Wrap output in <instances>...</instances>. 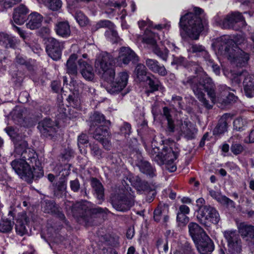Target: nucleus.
<instances>
[{"label":"nucleus","mask_w":254,"mask_h":254,"mask_svg":"<svg viewBox=\"0 0 254 254\" xmlns=\"http://www.w3.org/2000/svg\"><path fill=\"white\" fill-rule=\"evenodd\" d=\"M115 59L116 64L120 66H122L123 64L127 65L130 62L135 64L138 61L136 54L129 48L125 47L120 48L119 56Z\"/></svg>","instance_id":"12"},{"label":"nucleus","mask_w":254,"mask_h":254,"mask_svg":"<svg viewBox=\"0 0 254 254\" xmlns=\"http://www.w3.org/2000/svg\"><path fill=\"white\" fill-rule=\"evenodd\" d=\"M78 63L82 76L87 80L93 79L94 73L92 66L82 59L79 60Z\"/></svg>","instance_id":"21"},{"label":"nucleus","mask_w":254,"mask_h":254,"mask_svg":"<svg viewBox=\"0 0 254 254\" xmlns=\"http://www.w3.org/2000/svg\"><path fill=\"white\" fill-rule=\"evenodd\" d=\"M235 43L228 36H224L217 40L216 46L218 54L227 58L231 64L238 67L246 66L250 60V52L242 49H234Z\"/></svg>","instance_id":"3"},{"label":"nucleus","mask_w":254,"mask_h":254,"mask_svg":"<svg viewBox=\"0 0 254 254\" xmlns=\"http://www.w3.org/2000/svg\"><path fill=\"white\" fill-rule=\"evenodd\" d=\"M177 220L179 222L185 224L189 222V218L187 216V214L178 212Z\"/></svg>","instance_id":"57"},{"label":"nucleus","mask_w":254,"mask_h":254,"mask_svg":"<svg viewBox=\"0 0 254 254\" xmlns=\"http://www.w3.org/2000/svg\"><path fill=\"white\" fill-rule=\"evenodd\" d=\"M224 236L228 243V250L230 254H239L242 250L241 241L235 231H224Z\"/></svg>","instance_id":"11"},{"label":"nucleus","mask_w":254,"mask_h":254,"mask_svg":"<svg viewBox=\"0 0 254 254\" xmlns=\"http://www.w3.org/2000/svg\"><path fill=\"white\" fill-rule=\"evenodd\" d=\"M91 204L87 201L77 202L73 209V212L80 217L86 225H91L93 217L103 213L107 214L108 210L100 207H91Z\"/></svg>","instance_id":"5"},{"label":"nucleus","mask_w":254,"mask_h":254,"mask_svg":"<svg viewBox=\"0 0 254 254\" xmlns=\"http://www.w3.org/2000/svg\"><path fill=\"white\" fill-rule=\"evenodd\" d=\"M15 152L20 157L11 163L15 172L23 180L31 183L44 175V171L38 155L32 149L27 147V143L21 141L16 144Z\"/></svg>","instance_id":"2"},{"label":"nucleus","mask_w":254,"mask_h":254,"mask_svg":"<svg viewBox=\"0 0 254 254\" xmlns=\"http://www.w3.org/2000/svg\"><path fill=\"white\" fill-rule=\"evenodd\" d=\"M13 218H3L0 221V232L6 233L10 232L13 228L14 222Z\"/></svg>","instance_id":"38"},{"label":"nucleus","mask_w":254,"mask_h":254,"mask_svg":"<svg viewBox=\"0 0 254 254\" xmlns=\"http://www.w3.org/2000/svg\"><path fill=\"white\" fill-rule=\"evenodd\" d=\"M163 115L167 121L166 131L169 134L173 133L175 131V126L171 115V110L167 107H164L163 108Z\"/></svg>","instance_id":"35"},{"label":"nucleus","mask_w":254,"mask_h":254,"mask_svg":"<svg viewBox=\"0 0 254 254\" xmlns=\"http://www.w3.org/2000/svg\"><path fill=\"white\" fill-rule=\"evenodd\" d=\"M108 126H104L103 125L95 127L91 131H89V133L92 134L93 137L98 140L102 141L104 138L109 136L108 132Z\"/></svg>","instance_id":"28"},{"label":"nucleus","mask_w":254,"mask_h":254,"mask_svg":"<svg viewBox=\"0 0 254 254\" xmlns=\"http://www.w3.org/2000/svg\"><path fill=\"white\" fill-rule=\"evenodd\" d=\"M89 126V131L93 130L95 127L103 125L104 126H108L110 124V121L106 120L105 116L101 113L95 112L92 114L88 120Z\"/></svg>","instance_id":"18"},{"label":"nucleus","mask_w":254,"mask_h":254,"mask_svg":"<svg viewBox=\"0 0 254 254\" xmlns=\"http://www.w3.org/2000/svg\"><path fill=\"white\" fill-rule=\"evenodd\" d=\"M168 207L165 204L159 205L154 211V219L156 222H159L162 218L163 216L167 213Z\"/></svg>","instance_id":"40"},{"label":"nucleus","mask_w":254,"mask_h":254,"mask_svg":"<svg viewBox=\"0 0 254 254\" xmlns=\"http://www.w3.org/2000/svg\"><path fill=\"white\" fill-rule=\"evenodd\" d=\"M239 233L242 237H249L254 238V226L248 224L246 223L242 222L239 224L238 226Z\"/></svg>","instance_id":"30"},{"label":"nucleus","mask_w":254,"mask_h":254,"mask_svg":"<svg viewBox=\"0 0 254 254\" xmlns=\"http://www.w3.org/2000/svg\"><path fill=\"white\" fill-rule=\"evenodd\" d=\"M16 62L21 65H25L27 66L28 63L26 62V60L21 56L18 55L15 59Z\"/></svg>","instance_id":"63"},{"label":"nucleus","mask_w":254,"mask_h":254,"mask_svg":"<svg viewBox=\"0 0 254 254\" xmlns=\"http://www.w3.org/2000/svg\"><path fill=\"white\" fill-rule=\"evenodd\" d=\"M145 81L148 84L151 92L157 91L161 85L158 79L152 74L147 75Z\"/></svg>","instance_id":"37"},{"label":"nucleus","mask_w":254,"mask_h":254,"mask_svg":"<svg viewBox=\"0 0 254 254\" xmlns=\"http://www.w3.org/2000/svg\"><path fill=\"white\" fill-rule=\"evenodd\" d=\"M105 36L113 43H118L120 40L117 32L112 28L106 31Z\"/></svg>","instance_id":"47"},{"label":"nucleus","mask_w":254,"mask_h":254,"mask_svg":"<svg viewBox=\"0 0 254 254\" xmlns=\"http://www.w3.org/2000/svg\"><path fill=\"white\" fill-rule=\"evenodd\" d=\"M42 208L45 213L51 214L61 220H64L65 218L61 209L53 200H44L42 203Z\"/></svg>","instance_id":"16"},{"label":"nucleus","mask_w":254,"mask_h":254,"mask_svg":"<svg viewBox=\"0 0 254 254\" xmlns=\"http://www.w3.org/2000/svg\"><path fill=\"white\" fill-rule=\"evenodd\" d=\"M192 246L188 242H185L180 250L176 251L174 254H194Z\"/></svg>","instance_id":"46"},{"label":"nucleus","mask_w":254,"mask_h":254,"mask_svg":"<svg viewBox=\"0 0 254 254\" xmlns=\"http://www.w3.org/2000/svg\"><path fill=\"white\" fill-rule=\"evenodd\" d=\"M131 126L127 123H125L121 128V131L125 135L129 134L130 133Z\"/></svg>","instance_id":"60"},{"label":"nucleus","mask_w":254,"mask_h":254,"mask_svg":"<svg viewBox=\"0 0 254 254\" xmlns=\"http://www.w3.org/2000/svg\"><path fill=\"white\" fill-rule=\"evenodd\" d=\"M227 122L226 115H224L219 120L217 125L213 130V134L220 135L224 134L227 130Z\"/></svg>","instance_id":"32"},{"label":"nucleus","mask_w":254,"mask_h":254,"mask_svg":"<svg viewBox=\"0 0 254 254\" xmlns=\"http://www.w3.org/2000/svg\"><path fill=\"white\" fill-rule=\"evenodd\" d=\"M112 206L117 211L126 212L133 206L134 202L132 199L122 195H118L111 200Z\"/></svg>","instance_id":"15"},{"label":"nucleus","mask_w":254,"mask_h":254,"mask_svg":"<svg viewBox=\"0 0 254 254\" xmlns=\"http://www.w3.org/2000/svg\"><path fill=\"white\" fill-rule=\"evenodd\" d=\"M188 228L189 234L195 243L207 235L204 230L196 223H190Z\"/></svg>","instance_id":"19"},{"label":"nucleus","mask_w":254,"mask_h":254,"mask_svg":"<svg viewBox=\"0 0 254 254\" xmlns=\"http://www.w3.org/2000/svg\"><path fill=\"white\" fill-rule=\"evenodd\" d=\"M75 18L81 26H85L88 23V18L81 11H77L75 15Z\"/></svg>","instance_id":"48"},{"label":"nucleus","mask_w":254,"mask_h":254,"mask_svg":"<svg viewBox=\"0 0 254 254\" xmlns=\"http://www.w3.org/2000/svg\"><path fill=\"white\" fill-rule=\"evenodd\" d=\"M185 125L186 128L184 130V134L188 139H192L194 138L195 135L197 131V129L195 128L193 125L190 123L185 122Z\"/></svg>","instance_id":"42"},{"label":"nucleus","mask_w":254,"mask_h":254,"mask_svg":"<svg viewBox=\"0 0 254 254\" xmlns=\"http://www.w3.org/2000/svg\"><path fill=\"white\" fill-rule=\"evenodd\" d=\"M156 247L159 251L160 249L163 248L164 251L167 252L168 250V242L166 240L159 238L156 242Z\"/></svg>","instance_id":"53"},{"label":"nucleus","mask_w":254,"mask_h":254,"mask_svg":"<svg viewBox=\"0 0 254 254\" xmlns=\"http://www.w3.org/2000/svg\"><path fill=\"white\" fill-rule=\"evenodd\" d=\"M196 206L197 207L198 209L197 210H199L202 208H204L206 205H205V200L201 197L197 199L196 201Z\"/></svg>","instance_id":"62"},{"label":"nucleus","mask_w":254,"mask_h":254,"mask_svg":"<svg viewBox=\"0 0 254 254\" xmlns=\"http://www.w3.org/2000/svg\"><path fill=\"white\" fill-rule=\"evenodd\" d=\"M231 150L234 155L241 154L244 150V146L239 143H233L231 146Z\"/></svg>","instance_id":"54"},{"label":"nucleus","mask_w":254,"mask_h":254,"mask_svg":"<svg viewBox=\"0 0 254 254\" xmlns=\"http://www.w3.org/2000/svg\"><path fill=\"white\" fill-rule=\"evenodd\" d=\"M55 30L57 34L63 38L68 37L71 33L70 25L67 21L57 22Z\"/></svg>","instance_id":"27"},{"label":"nucleus","mask_w":254,"mask_h":254,"mask_svg":"<svg viewBox=\"0 0 254 254\" xmlns=\"http://www.w3.org/2000/svg\"><path fill=\"white\" fill-rule=\"evenodd\" d=\"M206 62H207V64L211 66L213 71L216 75H219L220 73V69L219 66L217 64H213V61L212 59H210V56L209 57V59L205 60Z\"/></svg>","instance_id":"56"},{"label":"nucleus","mask_w":254,"mask_h":254,"mask_svg":"<svg viewBox=\"0 0 254 254\" xmlns=\"http://www.w3.org/2000/svg\"><path fill=\"white\" fill-rule=\"evenodd\" d=\"M178 212L188 214L190 213V208L186 205H181L179 207Z\"/></svg>","instance_id":"64"},{"label":"nucleus","mask_w":254,"mask_h":254,"mask_svg":"<svg viewBox=\"0 0 254 254\" xmlns=\"http://www.w3.org/2000/svg\"><path fill=\"white\" fill-rule=\"evenodd\" d=\"M29 21L26 24L27 28L34 30L39 28L42 24L43 17L37 12H32L28 16Z\"/></svg>","instance_id":"26"},{"label":"nucleus","mask_w":254,"mask_h":254,"mask_svg":"<svg viewBox=\"0 0 254 254\" xmlns=\"http://www.w3.org/2000/svg\"><path fill=\"white\" fill-rule=\"evenodd\" d=\"M173 59L171 63L172 65H183L185 63V58L182 56L175 57L173 56Z\"/></svg>","instance_id":"58"},{"label":"nucleus","mask_w":254,"mask_h":254,"mask_svg":"<svg viewBox=\"0 0 254 254\" xmlns=\"http://www.w3.org/2000/svg\"><path fill=\"white\" fill-rule=\"evenodd\" d=\"M209 194L219 202L233 208L235 207L234 202L226 196L222 195L219 193L213 190H209Z\"/></svg>","instance_id":"34"},{"label":"nucleus","mask_w":254,"mask_h":254,"mask_svg":"<svg viewBox=\"0 0 254 254\" xmlns=\"http://www.w3.org/2000/svg\"><path fill=\"white\" fill-rule=\"evenodd\" d=\"M172 102H174V104H172L173 106H175L176 104L179 108L182 109L183 108L182 105V98L179 96H173L172 98Z\"/></svg>","instance_id":"59"},{"label":"nucleus","mask_w":254,"mask_h":254,"mask_svg":"<svg viewBox=\"0 0 254 254\" xmlns=\"http://www.w3.org/2000/svg\"><path fill=\"white\" fill-rule=\"evenodd\" d=\"M146 66L152 72L158 73L161 76H164L167 71L163 65L160 64L159 63L155 60L151 59H146L145 61Z\"/></svg>","instance_id":"20"},{"label":"nucleus","mask_w":254,"mask_h":254,"mask_svg":"<svg viewBox=\"0 0 254 254\" xmlns=\"http://www.w3.org/2000/svg\"><path fill=\"white\" fill-rule=\"evenodd\" d=\"M54 194L59 198L62 197L66 193V184L64 179H60L54 185Z\"/></svg>","instance_id":"33"},{"label":"nucleus","mask_w":254,"mask_h":254,"mask_svg":"<svg viewBox=\"0 0 254 254\" xmlns=\"http://www.w3.org/2000/svg\"><path fill=\"white\" fill-rule=\"evenodd\" d=\"M188 51L197 56H203L205 60L209 59L210 56L204 46L199 44L192 43L190 44Z\"/></svg>","instance_id":"29"},{"label":"nucleus","mask_w":254,"mask_h":254,"mask_svg":"<svg viewBox=\"0 0 254 254\" xmlns=\"http://www.w3.org/2000/svg\"><path fill=\"white\" fill-rule=\"evenodd\" d=\"M152 52L163 61L165 62L167 61L169 51L167 48H161L158 46H155L153 47Z\"/></svg>","instance_id":"39"},{"label":"nucleus","mask_w":254,"mask_h":254,"mask_svg":"<svg viewBox=\"0 0 254 254\" xmlns=\"http://www.w3.org/2000/svg\"><path fill=\"white\" fill-rule=\"evenodd\" d=\"M67 100L70 106L75 108L79 107L80 104V100L78 97L74 94L69 95Z\"/></svg>","instance_id":"52"},{"label":"nucleus","mask_w":254,"mask_h":254,"mask_svg":"<svg viewBox=\"0 0 254 254\" xmlns=\"http://www.w3.org/2000/svg\"><path fill=\"white\" fill-rule=\"evenodd\" d=\"M196 218L198 221L205 227H210L211 224H218L220 219L218 212L209 205L197 210Z\"/></svg>","instance_id":"7"},{"label":"nucleus","mask_w":254,"mask_h":254,"mask_svg":"<svg viewBox=\"0 0 254 254\" xmlns=\"http://www.w3.org/2000/svg\"><path fill=\"white\" fill-rule=\"evenodd\" d=\"M1 41H3L6 44V47L8 45L9 47L14 48L18 43V41L14 37L9 35L7 34L1 33Z\"/></svg>","instance_id":"44"},{"label":"nucleus","mask_w":254,"mask_h":254,"mask_svg":"<svg viewBox=\"0 0 254 254\" xmlns=\"http://www.w3.org/2000/svg\"><path fill=\"white\" fill-rule=\"evenodd\" d=\"M69 186L71 190L74 192H77L80 189V184L77 179L70 181Z\"/></svg>","instance_id":"55"},{"label":"nucleus","mask_w":254,"mask_h":254,"mask_svg":"<svg viewBox=\"0 0 254 254\" xmlns=\"http://www.w3.org/2000/svg\"><path fill=\"white\" fill-rule=\"evenodd\" d=\"M159 148H154L150 152L151 157L159 165L164 164L165 162H168L177 159L179 153L178 148L173 150L170 147H164L161 152H159Z\"/></svg>","instance_id":"8"},{"label":"nucleus","mask_w":254,"mask_h":254,"mask_svg":"<svg viewBox=\"0 0 254 254\" xmlns=\"http://www.w3.org/2000/svg\"><path fill=\"white\" fill-rule=\"evenodd\" d=\"M182 83L186 86H190L199 101L208 109H211L212 105L205 98L203 90L207 93L213 104L218 103L222 106H226L236 102L237 100V97L230 93V88L225 85H219L218 90L216 91L215 84L207 75L203 78L202 82L198 80L197 77L190 76L183 79Z\"/></svg>","instance_id":"1"},{"label":"nucleus","mask_w":254,"mask_h":254,"mask_svg":"<svg viewBox=\"0 0 254 254\" xmlns=\"http://www.w3.org/2000/svg\"><path fill=\"white\" fill-rule=\"evenodd\" d=\"M91 155L98 159H100L103 157V151L100 148L99 145L95 143H90L89 144Z\"/></svg>","instance_id":"43"},{"label":"nucleus","mask_w":254,"mask_h":254,"mask_svg":"<svg viewBox=\"0 0 254 254\" xmlns=\"http://www.w3.org/2000/svg\"><path fill=\"white\" fill-rule=\"evenodd\" d=\"M135 73L140 81H145L147 76L146 75L147 69L144 65L138 64L135 68Z\"/></svg>","instance_id":"41"},{"label":"nucleus","mask_w":254,"mask_h":254,"mask_svg":"<svg viewBox=\"0 0 254 254\" xmlns=\"http://www.w3.org/2000/svg\"><path fill=\"white\" fill-rule=\"evenodd\" d=\"M77 56L76 54H72L66 62V71L70 75H75L77 73V66L75 61L77 59Z\"/></svg>","instance_id":"36"},{"label":"nucleus","mask_w":254,"mask_h":254,"mask_svg":"<svg viewBox=\"0 0 254 254\" xmlns=\"http://www.w3.org/2000/svg\"><path fill=\"white\" fill-rule=\"evenodd\" d=\"M28 12L27 7L22 4L15 8L13 14V19L14 22L18 25L23 24L26 19V15Z\"/></svg>","instance_id":"23"},{"label":"nucleus","mask_w":254,"mask_h":254,"mask_svg":"<svg viewBox=\"0 0 254 254\" xmlns=\"http://www.w3.org/2000/svg\"><path fill=\"white\" fill-rule=\"evenodd\" d=\"M15 230L18 234L23 236L27 233L25 224L21 220H18L15 224Z\"/></svg>","instance_id":"50"},{"label":"nucleus","mask_w":254,"mask_h":254,"mask_svg":"<svg viewBox=\"0 0 254 254\" xmlns=\"http://www.w3.org/2000/svg\"><path fill=\"white\" fill-rule=\"evenodd\" d=\"M246 21L242 13L239 12H234L227 15L223 20L220 21L223 28L226 29H232L235 30H239L241 27L245 25Z\"/></svg>","instance_id":"9"},{"label":"nucleus","mask_w":254,"mask_h":254,"mask_svg":"<svg viewBox=\"0 0 254 254\" xmlns=\"http://www.w3.org/2000/svg\"><path fill=\"white\" fill-rule=\"evenodd\" d=\"M128 78V74L126 71L120 72L115 81H106L108 84L106 89L110 94L118 93L121 91L127 86Z\"/></svg>","instance_id":"10"},{"label":"nucleus","mask_w":254,"mask_h":254,"mask_svg":"<svg viewBox=\"0 0 254 254\" xmlns=\"http://www.w3.org/2000/svg\"><path fill=\"white\" fill-rule=\"evenodd\" d=\"M197 242L196 248L200 254H211L214 251L215 246L212 240L206 235Z\"/></svg>","instance_id":"17"},{"label":"nucleus","mask_w":254,"mask_h":254,"mask_svg":"<svg viewBox=\"0 0 254 254\" xmlns=\"http://www.w3.org/2000/svg\"><path fill=\"white\" fill-rule=\"evenodd\" d=\"M114 24L113 23L108 20H100L95 24H94L92 26L91 31L94 32L102 28H108L110 29L112 28Z\"/></svg>","instance_id":"45"},{"label":"nucleus","mask_w":254,"mask_h":254,"mask_svg":"<svg viewBox=\"0 0 254 254\" xmlns=\"http://www.w3.org/2000/svg\"><path fill=\"white\" fill-rule=\"evenodd\" d=\"M88 142V138L87 135L85 133H81L78 137L77 145L81 153H84L85 150H83V152L81 149V145L86 144Z\"/></svg>","instance_id":"51"},{"label":"nucleus","mask_w":254,"mask_h":254,"mask_svg":"<svg viewBox=\"0 0 254 254\" xmlns=\"http://www.w3.org/2000/svg\"><path fill=\"white\" fill-rule=\"evenodd\" d=\"M232 40L235 43V45L233 47H230V49H242L247 52L253 51V47L251 44L248 43L247 40L244 35H237L234 38V40Z\"/></svg>","instance_id":"24"},{"label":"nucleus","mask_w":254,"mask_h":254,"mask_svg":"<svg viewBox=\"0 0 254 254\" xmlns=\"http://www.w3.org/2000/svg\"><path fill=\"white\" fill-rule=\"evenodd\" d=\"M20 1V0H3L2 4L5 8H8L11 7Z\"/></svg>","instance_id":"61"},{"label":"nucleus","mask_w":254,"mask_h":254,"mask_svg":"<svg viewBox=\"0 0 254 254\" xmlns=\"http://www.w3.org/2000/svg\"><path fill=\"white\" fill-rule=\"evenodd\" d=\"M243 85L246 95L249 98L253 97L254 96V75H245Z\"/></svg>","instance_id":"25"},{"label":"nucleus","mask_w":254,"mask_h":254,"mask_svg":"<svg viewBox=\"0 0 254 254\" xmlns=\"http://www.w3.org/2000/svg\"><path fill=\"white\" fill-rule=\"evenodd\" d=\"M37 127L42 135L46 137L54 136L58 128L57 124L48 118L40 122Z\"/></svg>","instance_id":"14"},{"label":"nucleus","mask_w":254,"mask_h":254,"mask_svg":"<svg viewBox=\"0 0 254 254\" xmlns=\"http://www.w3.org/2000/svg\"><path fill=\"white\" fill-rule=\"evenodd\" d=\"M64 49V43L54 38H49L46 45V52L53 60L57 61L61 59L62 51Z\"/></svg>","instance_id":"13"},{"label":"nucleus","mask_w":254,"mask_h":254,"mask_svg":"<svg viewBox=\"0 0 254 254\" xmlns=\"http://www.w3.org/2000/svg\"><path fill=\"white\" fill-rule=\"evenodd\" d=\"M46 6L53 11H58L62 6V2L61 0H50Z\"/></svg>","instance_id":"49"},{"label":"nucleus","mask_w":254,"mask_h":254,"mask_svg":"<svg viewBox=\"0 0 254 254\" xmlns=\"http://www.w3.org/2000/svg\"><path fill=\"white\" fill-rule=\"evenodd\" d=\"M137 166L141 172L148 175L149 177L152 178L156 176L155 169L148 161L141 160L138 162Z\"/></svg>","instance_id":"31"},{"label":"nucleus","mask_w":254,"mask_h":254,"mask_svg":"<svg viewBox=\"0 0 254 254\" xmlns=\"http://www.w3.org/2000/svg\"><path fill=\"white\" fill-rule=\"evenodd\" d=\"M91 186L94 191V194L101 204L104 200V188L102 183L95 178L91 179Z\"/></svg>","instance_id":"22"},{"label":"nucleus","mask_w":254,"mask_h":254,"mask_svg":"<svg viewBox=\"0 0 254 254\" xmlns=\"http://www.w3.org/2000/svg\"><path fill=\"white\" fill-rule=\"evenodd\" d=\"M194 12L186 13L180 20V26L183 29L189 37L193 40L198 39L203 28L207 25V20L202 17L203 10L195 7Z\"/></svg>","instance_id":"4"},{"label":"nucleus","mask_w":254,"mask_h":254,"mask_svg":"<svg viewBox=\"0 0 254 254\" xmlns=\"http://www.w3.org/2000/svg\"><path fill=\"white\" fill-rule=\"evenodd\" d=\"M115 59L107 53L103 54L95 62V67L102 74V78L105 81H112L114 79L115 71L113 67L116 64Z\"/></svg>","instance_id":"6"}]
</instances>
